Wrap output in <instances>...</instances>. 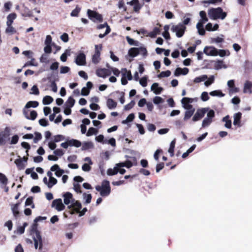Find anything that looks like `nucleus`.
Masks as SVG:
<instances>
[{"instance_id":"37998d69","label":"nucleus","mask_w":252,"mask_h":252,"mask_svg":"<svg viewBox=\"0 0 252 252\" xmlns=\"http://www.w3.org/2000/svg\"><path fill=\"white\" fill-rule=\"evenodd\" d=\"M59 80L58 77L54 78L53 80L50 82V87L52 89V91L56 93L58 91V87L56 84V81H58Z\"/></svg>"},{"instance_id":"338daca9","label":"nucleus","mask_w":252,"mask_h":252,"mask_svg":"<svg viewBox=\"0 0 252 252\" xmlns=\"http://www.w3.org/2000/svg\"><path fill=\"white\" fill-rule=\"evenodd\" d=\"M32 92H30V94H32L34 95H38L39 94V91L36 85H33L31 88Z\"/></svg>"},{"instance_id":"9b49d317","label":"nucleus","mask_w":252,"mask_h":252,"mask_svg":"<svg viewBox=\"0 0 252 252\" xmlns=\"http://www.w3.org/2000/svg\"><path fill=\"white\" fill-rule=\"evenodd\" d=\"M62 197L63 198V204L64 205H68L70 204H72V202L75 200L73 198V194L69 191L63 193Z\"/></svg>"},{"instance_id":"72a5a7b5","label":"nucleus","mask_w":252,"mask_h":252,"mask_svg":"<svg viewBox=\"0 0 252 252\" xmlns=\"http://www.w3.org/2000/svg\"><path fill=\"white\" fill-rule=\"evenodd\" d=\"M196 28L197 30V32L200 35L203 36L205 34L206 31L204 28V25L197 23Z\"/></svg>"},{"instance_id":"7c9ffc66","label":"nucleus","mask_w":252,"mask_h":252,"mask_svg":"<svg viewBox=\"0 0 252 252\" xmlns=\"http://www.w3.org/2000/svg\"><path fill=\"white\" fill-rule=\"evenodd\" d=\"M160 29L158 27H155L154 28L153 30L150 32L148 33V36L151 38H155L158 34H159L160 33Z\"/></svg>"},{"instance_id":"a18cd8bd","label":"nucleus","mask_w":252,"mask_h":252,"mask_svg":"<svg viewBox=\"0 0 252 252\" xmlns=\"http://www.w3.org/2000/svg\"><path fill=\"white\" fill-rule=\"evenodd\" d=\"M38 224L37 222H35L34 220H33V222L31 226L30 230V235H33V233L39 231V230L38 229Z\"/></svg>"},{"instance_id":"4d7b16f0","label":"nucleus","mask_w":252,"mask_h":252,"mask_svg":"<svg viewBox=\"0 0 252 252\" xmlns=\"http://www.w3.org/2000/svg\"><path fill=\"white\" fill-rule=\"evenodd\" d=\"M81 9V7H80L78 5H76L75 9H74L70 13V16L71 17H78Z\"/></svg>"},{"instance_id":"6e6d98bb","label":"nucleus","mask_w":252,"mask_h":252,"mask_svg":"<svg viewBox=\"0 0 252 252\" xmlns=\"http://www.w3.org/2000/svg\"><path fill=\"white\" fill-rule=\"evenodd\" d=\"M207 80L204 82V85L208 87L213 84L215 81V77L214 75H211L206 79Z\"/></svg>"},{"instance_id":"5701e85b","label":"nucleus","mask_w":252,"mask_h":252,"mask_svg":"<svg viewBox=\"0 0 252 252\" xmlns=\"http://www.w3.org/2000/svg\"><path fill=\"white\" fill-rule=\"evenodd\" d=\"M75 100L72 96H69L64 104V108H71L74 105Z\"/></svg>"},{"instance_id":"774afa93","label":"nucleus","mask_w":252,"mask_h":252,"mask_svg":"<svg viewBox=\"0 0 252 252\" xmlns=\"http://www.w3.org/2000/svg\"><path fill=\"white\" fill-rule=\"evenodd\" d=\"M19 136L17 134H15L11 137V139L10 141V144L11 145H15L17 144L19 141Z\"/></svg>"},{"instance_id":"f3484780","label":"nucleus","mask_w":252,"mask_h":252,"mask_svg":"<svg viewBox=\"0 0 252 252\" xmlns=\"http://www.w3.org/2000/svg\"><path fill=\"white\" fill-rule=\"evenodd\" d=\"M27 162V159L24 158L16 159L15 163L19 170L24 169Z\"/></svg>"},{"instance_id":"f03ea898","label":"nucleus","mask_w":252,"mask_h":252,"mask_svg":"<svg viewBox=\"0 0 252 252\" xmlns=\"http://www.w3.org/2000/svg\"><path fill=\"white\" fill-rule=\"evenodd\" d=\"M209 18L212 20L220 19L223 20L227 16V13L223 11L220 7L217 8H211L208 12Z\"/></svg>"},{"instance_id":"aec40b11","label":"nucleus","mask_w":252,"mask_h":252,"mask_svg":"<svg viewBox=\"0 0 252 252\" xmlns=\"http://www.w3.org/2000/svg\"><path fill=\"white\" fill-rule=\"evenodd\" d=\"M20 205V202H18L13 204L11 206V211L15 219H17L20 215V212L19 211V207Z\"/></svg>"},{"instance_id":"8fccbe9b","label":"nucleus","mask_w":252,"mask_h":252,"mask_svg":"<svg viewBox=\"0 0 252 252\" xmlns=\"http://www.w3.org/2000/svg\"><path fill=\"white\" fill-rule=\"evenodd\" d=\"M207 78L208 76L206 74H204L195 77L193 80V82L195 83H198L202 81H205Z\"/></svg>"},{"instance_id":"c756f323","label":"nucleus","mask_w":252,"mask_h":252,"mask_svg":"<svg viewBox=\"0 0 252 252\" xmlns=\"http://www.w3.org/2000/svg\"><path fill=\"white\" fill-rule=\"evenodd\" d=\"M21 15L24 17H32L33 16L32 11L28 7L24 5L23 6V9L21 12Z\"/></svg>"},{"instance_id":"f704fd0d","label":"nucleus","mask_w":252,"mask_h":252,"mask_svg":"<svg viewBox=\"0 0 252 252\" xmlns=\"http://www.w3.org/2000/svg\"><path fill=\"white\" fill-rule=\"evenodd\" d=\"M16 17L17 15L15 13L13 12L9 14L7 17V21L6 22V25H11L14 20L16 19Z\"/></svg>"},{"instance_id":"69168bd1","label":"nucleus","mask_w":252,"mask_h":252,"mask_svg":"<svg viewBox=\"0 0 252 252\" xmlns=\"http://www.w3.org/2000/svg\"><path fill=\"white\" fill-rule=\"evenodd\" d=\"M39 124L43 127H46L49 125V122L46 118H42L38 121Z\"/></svg>"},{"instance_id":"680f3d73","label":"nucleus","mask_w":252,"mask_h":252,"mask_svg":"<svg viewBox=\"0 0 252 252\" xmlns=\"http://www.w3.org/2000/svg\"><path fill=\"white\" fill-rule=\"evenodd\" d=\"M153 101L155 104L158 105L159 104L162 103L164 101V100L160 96H156L153 98Z\"/></svg>"},{"instance_id":"cd10ccee","label":"nucleus","mask_w":252,"mask_h":252,"mask_svg":"<svg viewBox=\"0 0 252 252\" xmlns=\"http://www.w3.org/2000/svg\"><path fill=\"white\" fill-rule=\"evenodd\" d=\"M117 103L112 98H108L106 101V105L109 109L112 110L117 107Z\"/></svg>"},{"instance_id":"e2e57ef3","label":"nucleus","mask_w":252,"mask_h":252,"mask_svg":"<svg viewBox=\"0 0 252 252\" xmlns=\"http://www.w3.org/2000/svg\"><path fill=\"white\" fill-rule=\"evenodd\" d=\"M32 235V238H33L34 237V238L37 241V242L41 241V240H43L41 234V232L37 231V232L33 233V235Z\"/></svg>"},{"instance_id":"c9c22d12","label":"nucleus","mask_w":252,"mask_h":252,"mask_svg":"<svg viewBox=\"0 0 252 252\" xmlns=\"http://www.w3.org/2000/svg\"><path fill=\"white\" fill-rule=\"evenodd\" d=\"M69 144L70 145V147L74 146L76 148H79L82 145V143L80 141L75 139H69Z\"/></svg>"},{"instance_id":"1a4fd4ad","label":"nucleus","mask_w":252,"mask_h":252,"mask_svg":"<svg viewBox=\"0 0 252 252\" xmlns=\"http://www.w3.org/2000/svg\"><path fill=\"white\" fill-rule=\"evenodd\" d=\"M51 207L55 208L58 211H62L65 209V206L61 198H57L52 201Z\"/></svg>"},{"instance_id":"603ef678","label":"nucleus","mask_w":252,"mask_h":252,"mask_svg":"<svg viewBox=\"0 0 252 252\" xmlns=\"http://www.w3.org/2000/svg\"><path fill=\"white\" fill-rule=\"evenodd\" d=\"M98 133V130L93 127H91L89 128L87 132L86 133L87 136H91L93 135H96Z\"/></svg>"},{"instance_id":"4c0bfd02","label":"nucleus","mask_w":252,"mask_h":252,"mask_svg":"<svg viewBox=\"0 0 252 252\" xmlns=\"http://www.w3.org/2000/svg\"><path fill=\"white\" fill-rule=\"evenodd\" d=\"M194 101V99L188 97H184L181 100L182 106H187L188 104H190Z\"/></svg>"},{"instance_id":"864d4df0","label":"nucleus","mask_w":252,"mask_h":252,"mask_svg":"<svg viewBox=\"0 0 252 252\" xmlns=\"http://www.w3.org/2000/svg\"><path fill=\"white\" fill-rule=\"evenodd\" d=\"M171 74V71L169 70H167L161 71L159 74L157 75V77L159 78L168 77L170 76Z\"/></svg>"},{"instance_id":"e433bc0d","label":"nucleus","mask_w":252,"mask_h":252,"mask_svg":"<svg viewBox=\"0 0 252 252\" xmlns=\"http://www.w3.org/2000/svg\"><path fill=\"white\" fill-rule=\"evenodd\" d=\"M83 199L84 200V204H89L91 202L92 195L91 193H87L84 192L83 194Z\"/></svg>"},{"instance_id":"09e8293b","label":"nucleus","mask_w":252,"mask_h":252,"mask_svg":"<svg viewBox=\"0 0 252 252\" xmlns=\"http://www.w3.org/2000/svg\"><path fill=\"white\" fill-rule=\"evenodd\" d=\"M39 105V102L37 101H29L26 105V108H30L31 107L36 108Z\"/></svg>"},{"instance_id":"de8ad7c7","label":"nucleus","mask_w":252,"mask_h":252,"mask_svg":"<svg viewBox=\"0 0 252 252\" xmlns=\"http://www.w3.org/2000/svg\"><path fill=\"white\" fill-rule=\"evenodd\" d=\"M126 38L127 42L130 45H133V46H139L140 43L139 41H138L137 40H135L134 39L130 38L128 36H126Z\"/></svg>"},{"instance_id":"bf43d9fd","label":"nucleus","mask_w":252,"mask_h":252,"mask_svg":"<svg viewBox=\"0 0 252 252\" xmlns=\"http://www.w3.org/2000/svg\"><path fill=\"white\" fill-rule=\"evenodd\" d=\"M148 78V76L145 75L139 79V83L143 87H145L147 86Z\"/></svg>"},{"instance_id":"6e6552de","label":"nucleus","mask_w":252,"mask_h":252,"mask_svg":"<svg viewBox=\"0 0 252 252\" xmlns=\"http://www.w3.org/2000/svg\"><path fill=\"white\" fill-rule=\"evenodd\" d=\"M75 63L79 66L85 65L86 64V56L85 53L80 51L75 58Z\"/></svg>"},{"instance_id":"4be33fe9","label":"nucleus","mask_w":252,"mask_h":252,"mask_svg":"<svg viewBox=\"0 0 252 252\" xmlns=\"http://www.w3.org/2000/svg\"><path fill=\"white\" fill-rule=\"evenodd\" d=\"M58 77V73L54 71H52L47 74L46 77L42 78V82H46L48 81L50 83L53 80L54 78Z\"/></svg>"},{"instance_id":"a19ab883","label":"nucleus","mask_w":252,"mask_h":252,"mask_svg":"<svg viewBox=\"0 0 252 252\" xmlns=\"http://www.w3.org/2000/svg\"><path fill=\"white\" fill-rule=\"evenodd\" d=\"M70 55V50L69 49H66L60 57V60L63 62H65L67 60L68 56Z\"/></svg>"},{"instance_id":"c03bdc74","label":"nucleus","mask_w":252,"mask_h":252,"mask_svg":"<svg viewBox=\"0 0 252 252\" xmlns=\"http://www.w3.org/2000/svg\"><path fill=\"white\" fill-rule=\"evenodd\" d=\"M54 101L53 98L50 95H46L42 100V103L45 105H49Z\"/></svg>"},{"instance_id":"f8f14e48","label":"nucleus","mask_w":252,"mask_h":252,"mask_svg":"<svg viewBox=\"0 0 252 252\" xmlns=\"http://www.w3.org/2000/svg\"><path fill=\"white\" fill-rule=\"evenodd\" d=\"M218 49L213 46H205L203 50V53L207 56H217V52Z\"/></svg>"},{"instance_id":"2eb2a0df","label":"nucleus","mask_w":252,"mask_h":252,"mask_svg":"<svg viewBox=\"0 0 252 252\" xmlns=\"http://www.w3.org/2000/svg\"><path fill=\"white\" fill-rule=\"evenodd\" d=\"M93 87V84L92 82L89 81L86 83V87H84L81 90V95L87 96L89 94L90 90Z\"/></svg>"},{"instance_id":"3c124183","label":"nucleus","mask_w":252,"mask_h":252,"mask_svg":"<svg viewBox=\"0 0 252 252\" xmlns=\"http://www.w3.org/2000/svg\"><path fill=\"white\" fill-rule=\"evenodd\" d=\"M195 148L196 145H192L189 149L187 150V151L186 152L183 154L182 157L183 158H187L189 155L194 150Z\"/></svg>"},{"instance_id":"a878e982","label":"nucleus","mask_w":252,"mask_h":252,"mask_svg":"<svg viewBox=\"0 0 252 252\" xmlns=\"http://www.w3.org/2000/svg\"><path fill=\"white\" fill-rule=\"evenodd\" d=\"M221 121L225 122L224 126L228 129H230L232 127V121L230 119V117L228 115L224 117Z\"/></svg>"},{"instance_id":"6ab92c4d","label":"nucleus","mask_w":252,"mask_h":252,"mask_svg":"<svg viewBox=\"0 0 252 252\" xmlns=\"http://www.w3.org/2000/svg\"><path fill=\"white\" fill-rule=\"evenodd\" d=\"M151 90L155 94H159L163 91V88L159 86L158 83H154L151 87Z\"/></svg>"},{"instance_id":"13d9d810","label":"nucleus","mask_w":252,"mask_h":252,"mask_svg":"<svg viewBox=\"0 0 252 252\" xmlns=\"http://www.w3.org/2000/svg\"><path fill=\"white\" fill-rule=\"evenodd\" d=\"M59 66V63L58 62H55L53 63L50 66V69L55 72H58V68Z\"/></svg>"},{"instance_id":"2f4dec72","label":"nucleus","mask_w":252,"mask_h":252,"mask_svg":"<svg viewBox=\"0 0 252 252\" xmlns=\"http://www.w3.org/2000/svg\"><path fill=\"white\" fill-rule=\"evenodd\" d=\"M47 175L49 177V185H48V187L49 188H51L57 183V180L53 177V174Z\"/></svg>"},{"instance_id":"ea45409f","label":"nucleus","mask_w":252,"mask_h":252,"mask_svg":"<svg viewBox=\"0 0 252 252\" xmlns=\"http://www.w3.org/2000/svg\"><path fill=\"white\" fill-rule=\"evenodd\" d=\"M100 52L99 51H97L96 52H95L94 55L92 57V62L96 64H97L100 60Z\"/></svg>"},{"instance_id":"b1692460","label":"nucleus","mask_w":252,"mask_h":252,"mask_svg":"<svg viewBox=\"0 0 252 252\" xmlns=\"http://www.w3.org/2000/svg\"><path fill=\"white\" fill-rule=\"evenodd\" d=\"M243 92L244 93H252V82L246 81L244 84Z\"/></svg>"},{"instance_id":"f257e3e1","label":"nucleus","mask_w":252,"mask_h":252,"mask_svg":"<svg viewBox=\"0 0 252 252\" xmlns=\"http://www.w3.org/2000/svg\"><path fill=\"white\" fill-rule=\"evenodd\" d=\"M95 189L99 192L100 195L102 197L109 196L111 192L110 182L107 179L102 180L101 185H96L95 187Z\"/></svg>"},{"instance_id":"393cba45","label":"nucleus","mask_w":252,"mask_h":252,"mask_svg":"<svg viewBox=\"0 0 252 252\" xmlns=\"http://www.w3.org/2000/svg\"><path fill=\"white\" fill-rule=\"evenodd\" d=\"M139 54H140V52L138 51V47L131 48L128 51V55L131 58H134Z\"/></svg>"},{"instance_id":"bb28decb","label":"nucleus","mask_w":252,"mask_h":252,"mask_svg":"<svg viewBox=\"0 0 252 252\" xmlns=\"http://www.w3.org/2000/svg\"><path fill=\"white\" fill-rule=\"evenodd\" d=\"M199 15L200 16V20L197 23L200 24L204 25L206 22L208 21V19L206 15V13L205 11H200L199 12Z\"/></svg>"},{"instance_id":"0eeeda50","label":"nucleus","mask_w":252,"mask_h":252,"mask_svg":"<svg viewBox=\"0 0 252 252\" xmlns=\"http://www.w3.org/2000/svg\"><path fill=\"white\" fill-rule=\"evenodd\" d=\"M208 110V107L197 109L195 114L192 117V121L193 122H196L201 120L204 117L205 114L207 113Z\"/></svg>"},{"instance_id":"5fc2aeb1","label":"nucleus","mask_w":252,"mask_h":252,"mask_svg":"<svg viewBox=\"0 0 252 252\" xmlns=\"http://www.w3.org/2000/svg\"><path fill=\"white\" fill-rule=\"evenodd\" d=\"M7 183L8 179L5 176V174H0V184H1V187L2 188V185H6Z\"/></svg>"},{"instance_id":"473e14b6","label":"nucleus","mask_w":252,"mask_h":252,"mask_svg":"<svg viewBox=\"0 0 252 252\" xmlns=\"http://www.w3.org/2000/svg\"><path fill=\"white\" fill-rule=\"evenodd\" d=\"M94 147V145L92 142L91 141H86L84 142L82 144V146L81 147V150L82 151L88 150L90 149H92Z\"/></svg>"},{"instance_id":"ddd939ff","label":"nucleus","mask_w":252,"mask_h":252,"mask_svg":"<svg viewBox=\"0 0 252 252\" xmlns=\"http://www.w3.org/2000/svg\"><path fill=\"white\" fill-rule=\"evenodd\" d=\"M72 205H73V209L72 210H68L67 213L71 215H74L78 212V211L81 210L82 208L81 203L78 200H75L72 202Z\"/></svg>"},{"instance_id":"0e129e2a","label":"nucleus","mask_w":252,"mask_h":252,"mask_svg":"<svg viewBox=\"0 0 252 252\" xmlns=\"http://www.w3.org/2000/svg\"><path fill=\"white\" fill-rule=\"evenodd\" d=\"M135 104V101L134 100H131V101L128 103L124 107V110L127 111L131 108H132L134 105Z\"/></svg>"},{"instance_id":"dca6fc26","label":"nucleus","mask_w":252,"mask_h":252,"mask_svg":"<svg viewBox=\"0 0 252 252\" xmlns=\"http://www.w3.org/2000/svg\"><path fill=\"white\" fill-rule=\"evenodd\" d=\"M242 114L240 112H238L234 114L233 116V125L237 127H240L242 126L241 125V119Z\"/></svg>"},{"instance_id":"a211bd4d","label":"nucleus","mask_w":252,"mask_h":252,"mask_svg":"<svg viewBox=\"0 0 252 252\" xmlns=\"http://www.w3.org/2000/svg\"><path fill=\"white\" fill-rule=\"evenodd\" d=\"M52 172H55V173H65V172H66V173H68V171L66 170V171H65L64 170L61 169L57 164L52 166L50 168V170L47 171L46 173H52Z\"/></svg>"},{"instance_id":"423d86ee","label":"nucleus","mask_w":252,"mask_h":252,"mask_svg":"<svg viewBox=\"0 0 252 252\" xmlns=\"http://www.w3.org/2000/svg\"><path fill=\"white\" fill-rule=\"evenodd\" d=\"M10 129L9 127H6L4 131L0 132V146L4 145L6 141L10 139L9 137L10 135Z\"/></svg>"},{"instance_id":"052dcab7","label":"nucleus","mask_w":252,"mask_h":252,"mask_svg":"<svg viewBox=\"0 0 252 252\" xmlns=\"http://www.w3.org/2000/svg\"><path fill=\"white\" fill-rule=\"evenodd\" d=\"M34 134L35 135V137L33 138V142L34 143H37L39 140H40L42 139V136L41 133L37 131L34 132Z\"/></svg>"},{"instance_id":"20e7f679","label":"nucleus","mask_w":252,"mask_h":252,"mask_svg":"<svg viewBox=\"0 0 252 252\" xmlns=\"http://www.w3.org/2000/svg\"><path fill=\"white\" fill-rule=\"evenodd\" d=\"M186 29V26H183L181 24L179 23L177 25L172 26L171 30L172 32H175L177 37L180 38L184 35Z\"/></svg>"},{"instance_id":"49530a36","label":"nucleus","mask_w":252,"mask_h":252,"mask_svg":"<svg viewBox=\"0 0 252 252\" xmlns=\"http://www.w3.org/2000/svg\"><path fill=\"white\" fill-rule=\"evenodd\" d=\"M209 94L212 96L223 97L225 95V94L220 90L213 91L210 92Z\"/></svg>"},{"instance_id":"58836bf2","label":"nucleus","mask_w":252,"mask_h":252,"mask_svg":"<svg viewBox=\"0 0 252 252\" xmlns=\"http://www.w3.org/2000/svg\"><path fill=\"white\" fill-rule=\"evenodd\" d=\"M217 54V56H219L220 57L229 56L230 55V52L229 50L225 49H218Z\"/></svg>"},{"instance_id":"412c9836","label":"nucleus","mask_w":252,"mask_h":252,"mask_svg":"<svg viewBox=\"0 0 252 252\" xmlns=\"http://www.w3.org/2000/svg\"><path fill=\"white\" fill-rule=\"evenodd\" d=\"M133 164L131 161L129 160H126L125 162H121L117 163V167H119L120 170L125 169L124 167L129 168L133 166Z\"/></svg>"},{"instance_id":"c85d7f7f","label":"nucleus","mask_w":252,"mask_h":252,"mask_svg":"<svg viewBox=\"0 0 252 252\" xmlns=\"http://www.w3.org/2000/svg\"><path fill=\"white\" fill-rule=\"evenodd\" d=\"M126 170L125 169L120 170L119 167H117V164L113 169L109 168L106 173H125Z\"/></svg>"},{"instance_id":"7ed1b4c3","label":"nucleus","mask_w":252,"mask_h":252,"mask_svg":"<svg viewBox=\"0 0 252 252\" xmlns=\"http://www.w3.org/2000/svg\"><path fill=\"white\" fill-rule=\"evenodd\" d=\"M87 15L91 21L94 23L102 22L103 21V16L102 14H99L98 12L88 9L87 11Z\"/></svg>"},{"instance_id":"39448f33","label":"nucleus","mask_w":252,"mask_h":252,"mask_svg":"<svg viewBox=\"0 0 252 252\" xmlns=\"http://www.w3.org/2000/svg\"><path fill=\"white\" fill-rule=\"evenodd\" d=\"M207 112L206 117L204 118L202 123V127L208 126L212 123V119L215 116V112L213 109L209 108Z\"/></svg>"},{"instance_id":"79ce46f5","label":"nucleus","mask_w":252,"mask_h":252,"mask_svg":"<svg viewBox=\"0 0 252 252\" xmlns=\"http://www.w3.org/2000/svg\"><path fill=\"white\" fill-rule=\"evenodd\" d=\"M59 80L58 77L54 78L53 80L50 82V87L52 89V91L56 93L58 91V87L56 84V81H58Z\"/></svg>"},{"instance_id":"9d476101","label":"nucleus","mask_w":252,"mask_h":252,"mask_svg":"<svg viewBox=\"0 0 252 252\" xmlns=\"http://www.w3.org/2000/svg\"><path fill=\"white\" fill-rule=\"evenodd\" d=\"M183 107L187 110L185 112L184 118V120L187 121L193 115L195 111V109L191 104H188L187 106H183Z\"/></svg>"},{"instance_id":"4468645a","label":"nucleus","mask_w":252,"mask_h":252,"mask_svg":"<svg viewBox=\"0 0 252 252\" xmlns=\"http://www.w3.org/2000/svg\"><path fill=\"white\" fill-rule=\"evenodd\" d=\"M96 75L99 77L105 78L111 75V72L108 69L105 68H98L96 70Z\"/></svg>"}]
</instances>
